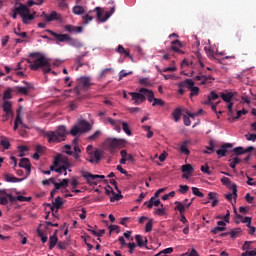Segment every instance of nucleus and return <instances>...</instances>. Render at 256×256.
I'll use <instances>...</instances> for the list:
<instances>
[{"label": "nucleus", "instance_id": "obj_1", "mask_svg": "<svg viewBox=\"0 0 256 256\" xmlns=\"http://www.w3.org/2000/svg\"><path fill=\"white\" fill-rule=\"evenodd\" d=\"M27 63H29L32 71H39V69H42L45 74L51 73V63L49 62V58L45 57L43 53H30Z\"/></svg>", "mask_w": 256, "mask_h": 256}, {"label": "nucleus", "instance_id": "obj_2", "mask_svg": "<svg viewBox=\"0 0 256 256\" xmlns=\"http://www.w3.org/2000/svg\"><path fill=\"white\" fill-rule=\"evenodd\" d=\"M47 33L56 39V43H68L70 47H76V49L83 47V44L78 39L72 38L69 34H58L53 30H47Z\"/></svg>", "mask_w": 256, "mask_h": 256}, {"label": "nucleus", "instance_id": "obj_3", "mask_svg": "<svg viewBox=\"0 0 256 256\" xmlns=\"http://www.w3.org/2000/svg\"><path fill=\"white\" fill-rule=\"evenodd\" d=\"M89 131H91V123L87 120H80L78 121V124L73 126L70 130V135L76 137V135H81L82 133H87Z\"/></svg>", "mask_w": 256, "mask_h": 256}, {"label": "nucleus", "instance_id": "obj_4", "mask_svg": "<svg viewBox=\"0 0 256 256\" xmlns=\"http://www.w3.org/2000/svg\"><path fill=\"white\" fill-rule=\"evenodd\" d=\"M127 140L119 138H108L106 139V145L113 151V149H122L125 147Z\"/></svg>", "mask_w": 256, "mask_h": 256}, {"label": "nucleus", "instance_id": "obj_5", "mask_svg": "<svg viewBox=\"0 0 256 256\" xmlns=\"http://www.w3.org/2000/svg\"><path fill=\"white\" fill-rule=\"evenodd\" d=\"M24 86H15L13 88L14 93H17L18 95H25L26 97L33 91L34 86L33 84L29 82H23Z\"/></svg>", "mask_w": 256, "mask_h": 256}, {"label": "nucleus", "instance_id": "obj_6", "mask_svg": "<svg viewBox=\"0 0 256 256\" xmlns=\"http://www.w3.org/2000/svg\"><path fill=\"white\" fill-rule=\"evenodd\" d=\"M35 15H37V12H33L31 14V11L29 10V7H27V11H22L21 18L24 25H29L33 19H35Z\"/></svg>", "mask_w": 256, "mask_h": 256}, {"label": "nucleus", "instance_id": "obj_7", "mask_svg": "<svg viewBox=\"0 0 256 256\" xmlns=\"http://www.w3.org/2000/svg\"><path fill=\"white\" fill-rule=\"evenodd\" d=\"M44 137L48 139V143H61L63 141L56 131H47Z\"/></svg>", "mask_w": 256, "mask_h": 256}, {"label": "nucleus", "instance_id": "obj_8", "mask_svg": "<svg viewBox=\"0 0 256 256\" xmlns=\"http://www.w3.org/2000/svg\"><path fill=\"white\" fill-rule=\"evenodd\" d=\"M187 89L190 91V99L199 95V87L195 86V82L191 79H187Z\"/></svg>", "mask_w": 256, "mask_h": 256}, {"label": "nucleus", "instance_id": "obj_9", "mask_svg": "<svg viewBox=\"0 0 256 256\" xmlns=\"http://www.w3.org/2000/svg\"><path fill=\"white\" fill-rule=\"evenodd\" d=\"M129 95H131L134 105H141L146 99L145 95L141 93V90L139 92H130Z\"/></svg>", "mask_w": 256, "mask_h": 256}, {"label": "nucleus", "instance_id": "obj_10", "mask_svg": "<svg viewBox=\"0 0 256 256\" xmlns=\"http://www.w3.org/2000/svg\"><path fill=\"white\" fill-rule=\"evenodd\" d=\"M175 205L174 211H179L180 215H183L185 214V209H189V206L193 205V199L189 203L176 201Z\"/></svg>", "mask_w": 256, "mask_h": 256}, {"label": "nucleus", "instance_id": "obj_11", "mask_svg": "<svg viewBox=\"0 0 256 256\" xmlns=\"http://www.w3.org/2000/svg\"><path fill=\"white\" fill-rule=\"evenodd\" d=\"M61 165V156H56L54 158L53 165L50 166V171H55L56 173H65V170Z\"/></svg>", "mask_w": 256, "mask_h": 256}, {"label": "nucleus", "instance_id": "obj_12", "mask_svg": "<svg viewBox=\"0 0 256 256\" xmlns=\"http://www.w3.org/2000/svg\"><path fill=\"white\" fill-rule=\"evenodd\" d=\"M56 157H60V165L62 167V169H64V175L67 176V169H71V167H73V164L71 162H69V159H67V157H64L61 154H58Z\"/></svg>", "mask_w": 256, "mask_h": 256}, {"label": "nucleus", "instance_id": "obj_13", "mask_svg": "<svg viewBox=\"0 0 256 256\" xmlns=\"http://www.w3.org/2000/svg\"><path fill=\"white\" fill-rule=\"evenodd\" d=\"M18 166L22 169H26V177H29L31 175V162L28 158H22Z\"/></svg>", "mask_w": 256, "mask_h": 256}, {"label": "nucleus", "instance_id": "obj_14", "mask_svg": "<svg viewBox=\"0 0 256 256\" xmlns=\"http://www.w3.org/2000/svg\"><path fill=\"white\" fill-rule=\"evenodd\" d=\"M231 149H233V144L231 143H226L223 144L220 149H218L216 151L217 155H220V157H225L227 155V153H229V151H231Z\"/></svg>", "mask_w": 256, "mask_h": 256}, {"label": "nucleus", "instance_id": "obj_15", "mask_svg": "<svg viewBox=\"0 0 256 256\" xmlns=\"http://www.w3.org/2000/svg\"><path fill=\"white\" fill-rule=\"evenodd\" d=\"M194 81H201V85H209V83L215 81V78L213 76L197 75L194 77Z\"/></svg>", "mask_w": 256, "mask_h": 256}, {"label": "nucleus", "instance_id": "obj_16", "mask_svg": "<svg viewBox=\"0 0 256 256\" xmlns=\"http://www.w3.org/2000/svg\"><path fill=\"white\" fill-rule=\"evenodd\" d=\"M155 199H157V197L152 196L149 201H146L144 203V205H146L148 209H153V207H159V205L161 206V200Z\"/></svg>", "mask_w": 256, "mask_h": 256}, {"label": "nucleus", "instance_id": "obj_17", "mask_svg": "<svg viewBox=\"0 0 256 256\" xmlns=\"http://www.w3.org/2000/svg\"><path fill=\"white\" fill-rule=\"evenodd\" d=\"M181 47H183V43L180 40H173L171 42V50L174 51V53L183 54Z\"/></svg>", "mask_w": 256, "mask_h": 256}, {"label": "nucleus", "instance_id": "obj_18", "mask_svg": "<svg viewBox=\"0 0 256 256\" xmlns=\"http://www.w3.org/2000/svg\"><path fill=\"white\" fill-rule=\"evenodd\" d=\"M53 21H61V14L57 13V11H52L46 16V23H51Z\"/></svg>", "mask_w": 256, "mask_h": 256}, {"label": "nucleus", "instance_id": "obj_19", "mask_svg": "<svg viewBox=\"0 0 256 256\" xmlns=\"http://www.w3.org/2000/svg\"><path fill=\"white\" fill-rule=\"evenodd\" d=\"M4 179L7 183H21V181H25V178H17L10 173L4 174Z\"/></svg>", "mask_w": 256, "mask_h": 256}, {"label": "nucleus", "instance_id": "obj_20", "mask_svg": "<svg viewBox=\"0 0 256 256\" xmlns=\"http://www.w3.org/2000/svg\"><path fill=\"white\" fill-rule=\"evenodd\" d=\"M23 11H27V5L20 4L18 7H15L13 10L12 18L17 19V15H20L21 17Z\"/></svg>", "mask_w": 256, "mask_h": 256}, {"label": "nucleus", "instance_id": "obj_21", "mask_svg": "<svg viewBox=\"0 0 256 256\" xmlns=\"http://www.w3.org/2000/svg\"><path fill=\"white\" fill-rule=\"evenodd\" d=\"M107 123H110L117 133H121V120H113L112 118H106Z\"/></svg>", "mask_w": 256, "mask_h": 256}, {"label": "nucleus", "instance_id": "obj_22", "mask_svg": "<svg viewBox=\"0 0 256 256\" xmlns=\"http://www.w3.org/2000/svg\"><path fill=\"white\" fill-rule=\"evenodd\" d=\"M64 29L68 33H83V27L82 26L66 25L64 27Z\"/></svg>", "mask_w": 256, "mask_h": 256}, {"label": "nucleus", "instance_id": "obj_23", "mask_svg": "<svg viewBox=\"0 0 256 256\" xmlns=\"http://www.w3.org/2000/svg\"><path fill=\"white\" fill-rule=\"evenodd\" d=\"M91 176H95V174H91L86 171L82 172V177L87 180L88 185H97V182L95 181L97 178H91Z\"/></svg>", "mask_w": 256, "mask_h": 256}, {"label": "nucleus", "instance_id": "obj_24", "mask_svg": "<svg viewBox=\"0 0 256 256\" xmlns=\"http://www.w3.org/2000/svg\"><path fill=\"white\" fill-rule=\"evenodd\" d=\"M51 206V211H55L56 209V213L59 211V209H61V205H63V199L61 197H56L55 201L52 202Z\"/></svg>", "mask_w": 256, "mask_h": 256}, {"label": "nucleus", "instance_id": "obj_25", "mask_svg": "<svg viewBox=\"0 0 256 256\" xmlns=\"http://www.w3.org/2000/svg\"><path fill=\"white\" fill-rule=\"evenodd\" d=\"M232 193H229L226 195V199L228 201H233V197L234 199H237V184H232L231 187H230Z\"/></svg>", "mask_w": 256, "mask_h": 256}, {"label": "nucleus", "instance_id": "obj_26", "mask_svg": "<svg viewBox=\"0 0 256 256\" xmlns=\"http://www.w3.org/2000/svg\"><path fill=\"white\" fill-rule=\"evenodd\" d=\"M56 132L62 141H65V137H67V128L65 126H58Z\"/></svg>", "mask_w": 256, "mask_h": 256}, {"label": "nucleus", "instance_id": "obj_27", "mask_svg": "<svg viewBox=\"0 0 256 256\" xmlns=\"http://www.w3.org/2000/svg\"><path fill=\"white\" fill-rule=\"evenodd\" d=\"M190 143H191L190 141L185 140V141L181 144V146H180V152H181L183 155H190L191 151H189V148H187Z\"/></svg>", "mask_w": 256, "mask_h": 256}, {"label": "nucleus", "instance_id": "obj_28", "mask_svg": "<svg viewBox=\"0 0 256 256\" xmlns=\"http://www.w3.org/2000/svg\"><path fill=\"white\" fill-rule=\"evenodd\" d=\"M12 104L11 102L5 100L4 103H3V111L6 112V115H13V110L12 109Z\"/></svg>", "mask_w": 256, "mask_h": 256}, {"label": "nucleus", "instance_id": "obj_29", "mask_svg": "<svg viewBox=\"0 0 256 256\" xmlns=\"http://www.w3.org/2000/svg\"><path fill=\"white\" fill-rule=\"evenodd\" d=\"M208 199L212 202V207H217L219 204V199H217V193L215 192H209L208 193Z\"/></svg>", "mask_w": 256, "mask_h": 256}, {"label": "nucleus", "instance_id": "obj_30", "mask_svg": "<svg viewBox=\"0 0 256 256\" xmlns=\"http://www.w3.org/2000/svg\"><path fill=\"white\" fill-rule=\"evenodd\" d=\"M233 97H235V93L233 92L221 93V99H223L225 103H231Z\"/></svg>", "mask_w": 256, "mask_h": 256}, {"label": "nucleus", "instance_id": "obj_31", "mask_svg": "<svg viewBox=\"0 0 256 256\" xmlns=\"http://www.w3.org/2000/svg\"><path fill=\"white\" fill-rule=\"evenodd\" d=\"M0 145L1 147H3V149H9V147H11V142H9V138L5 137V136H1L0 137Z\"/></svg>", "mask_w": 256, "mask_h": 256}, {"label": "nucleus", "instance_id": "obj_32", "mask_svg": "<svg viewBox=\"0 0 256 256\" xmlns=\"http://www.w3.org/2000/svg\"><path fill=\"white\" fill-rule=\"evenodd\" d=\"M101 161V152L96 150L92 155L91 159L89 160L90 163H99Z\"/></svg>", "mask_w": 256, "mask_h": 256}, {"label": "nucleus", "instance_id": "obj_33", "mask_svg": "<svg viewBox=\"0 0 256 256\" xmlns=\"http://www.w3.org/2000/svg\"><path fill=\"white\" fill-rule=\"evenodd\" d=\"M79 83H80V85H82V87H91V78L81 77L79 79Z\"/></svg>", "mask_w": 256, "mask_h": 256}, {"label": "nucleus", "instance_id": "obj_34", "mask_svg": "<svg viewBox=\"0 0 256 256\" xmlns=\"http://www.w3.org/2000/svg\"><path fill=\"white\" fill-rule=\"evenodd\" d=\"M58 241H59V238H57V234L52 235L49 240V249L50 250L54 249Z\"/></svg>", "mask_w": 256, "mask_h": 256}, {"label": "nucleus", "instance_id": "obj_35", "mask_svg": "<svg viewBox=\"0 0 256 256\" xmlns=\"http://www.w3.org/2000/svg\"><path fill=\"white\" fill-rule=\"evenodd\" d=\"M96 14H97V19L98 21H101V23H105V15L103 16V10L100 7L95 8Z\"/></svg>", "mask_w": 256, "mask_h": 256}, {"label": "nucleus", "instance_id": "obj_36", "mask_svg": "<svg viewBox=\"0 0 256 256\" xmlns=\"http://www.w3.org/2000/svg\"><path fill=\"white\" fill-rule=\"evenodd\" d=\"M135 239L138 247H145V245H147V238H144V242H143V236L136 235Z\"/></svg>", "mask_w": 256, "mask_h": 256}, {"label": "nucleus", "instance_id": "obj_37", "mask_svg": "<svg viewBox=\"0 0 256 256\" xmlns=\"http://www.w3.org/2000/svg\"><path fill=\"white\" fill-rule=\"evenodd\" d=\"M140 93H143L144 96L146 95L147 99H153V97H155V94L153 93V90H149L146 88H141L140 89Z\"/></svg>", "mask_w": 256, "mask_h": 256}, {"label": "nucleus", "instance_id": "obj_38", "mask_svg": "<svg viewBox=\"0 0 256 256\" xmlns=\"http://www.w3.org/2000/svg\"><path fill=\"white\" fill-rule=\"evenodd\" d=\"M122 125V130L124 131V133H126V135H128L129 137H131V135H133V133L131 132V129H129V124L127 122H120Z\"/></svg>", "mask_w": 256, "mask_h": 256}, {"label": "nucleus", "instance_id": "obj_39", "mask_svg": "<svg viewBox=\"0 0 256 256\" xmlns=\"http://www.w3.org/2000/svg\"><path fill=\"white\" fill-rule=\"evenodd\" d=\"M172 117L176 123L179 122V119H181V108H176L172 112Z\"/></svg>", "mask_w": 256, "mask_h": 256}, {"label": "nucleus", "instance_id": "obj_40", "mask_svg": "<svg viewBox=\"0 0 256 256\" xmlns=\"http://www.w3.org/2000/svg\"><path fill=\"white\" fill-rule=\"evenodd\" d=\"M109 73H113V68H105L99 74V79H105Z\"/></svg>", "mask_w": 256, "mask_h": 256}, {"label": "nucleus", "instance_id": "obj_41", "mask_svg": "<svg viewBox=\"0 0 256 256\" xmlns=\"http://www.w3.org/2000/svg\"><path fill=\"white\" fill-rule=\"evenodd\" d=\"M182 173H187V175H191V173H193V166H191V164L182 165Z\"/></svg>", "mask_w": 256, "mask_h": 256}, {"label": "nucleus", "instance_id": "obj_42", "mask_svg": "<svg viewBox=\"0 0 256 256\" xmlns=\"http://www.w3.org/2000/svg\"><path fill=\"white\" fill-rule=\"evenodd\" d=\"M178 87H179V90H178L179 94H180V95H185V90H184V88H185V87L187 88V79L184 80V81H182V82H180V83L178 84Z\"/></svg>", "mask_w": 256, "mask_h": 256}, {"label": "nucleus", "instance_id": "obj_43", "mask_svg": "<svg viewBox=\"0 0 256 256\" xmlns=\"http://www.w3.org/2000/svg\"><path fill=\"white\" fill-rule=\"evenodd\" d=\"M154 215H158V217H163L165 215V206L160 204V208L154 210Z\"/></svg>", "mask_w": 256, "mask_h": 256}, {"label": "nucleus", "instance_id": "obj_44", "mask_svg": "<svg viewBox=\"0 0 256 256\" xmlns=\"http://www.w3.org/2000/svg\"><path fill=\"white\" fill-rule=\"evenodd\" d=\"M231 239H237L239 235H241V228H236L234 230L229 231Z\"/></svg>", "mask_w": 256, "mask_h": 256}, {"label": "nucleus", "instance_id": "obj_45", "mask_svg": "<svg viewBox=\"0 0 256 256\" xmlns=\"http://www.w3.org/2000/svg\"><path fill=\"white\" fill-rule=\"evenodd\" d=\"M121 199H123V195H121L119 193L117 194V193L114 192L110 196L111 203H115V201H121Z\"/></svg>", "mask_w": 256, "mask_h": 256}, {"label": "nucleus", "instance_id": "obj_46", "mask_svg": "<svg viewBox=\"0 0 256 256\" xmlns=\"http://www.w3.org/2000/svg\"><path fill=\"white\" fill-rule=\"evenodd\" d=\"M73 13L74 15H83V13H85V8H83V6H74Z\"/></svg>", "mask_w": 256, "mask_h": 256}, {"label": "nucleus", "instance_id": "obj_47", "mask_svg": "<svg viewBox=\"0 0 256 256\" xmlns=\"http://www.w3.org/2000/svg\"><path fill=\"white\" fill-rule=\"evenodd\" d=\"M221 183L222 185L228 187V189H231V185H235V183H231V179H229L228 177H222Z\"/></svg>", "mask_w": 256, "mask_h": 256}, {"label": "nucleus", "instance_id": "obj_48", "mask_svg": "<svg viewBox=\"0 0 256 256\" xmlns=\"http://www.w3.org/2000/svg\"><path fill=\"white\" fill-rule=\"evenodd\" d=\"M88 231H90L94 237H103V235H105V229L99 230L98 232L93 229H88Z\"/></svg>", "mask_w": 256, "mask_h": 256}, {"label": "nucleus", "instance_id": "obj_49", "mask_svg": "<svg viewBox=\"0 0 256 256\" xmlns=\"http://www.w3.org/2000/svg\"><path fill=\"white\" fill-rule=\"evenodd\" d=\"M204 50L210 59H215V52L213 51V49H211V47L206 46Z\"/></svg>", "mask_w": 256, "mask_h": 256}, {"label": "nucleus", "instance_id": "obj_50", "mask_svg": "<svg viewBox=\"0 0 256 256\" xmlns=\"http://www.w3.org/2000/svg\"><path fill=\"white\" fill-rule=\"evenodd\" d=\"M83 59H85V55H79L76 59V63L78 67H84V65H89L88 63H83Z\"/></svg>", "mask_w": 256, "mask_h": 256}, {"label": "nucleus", "instance_id": "obj_51", "mask_svg": "<svg viewBox=\"0 0 256 256\" xmlns=\"http://www.w3.org/2000/svg\"><path fill=\"white\" fill-rule=\"evenodd\" d=\"M226 229L227 227H224V226H216L214 229L211 230V233H213V235H217V233H221Z\"/></svg>", "mask_w": 256, "mask_h": 256}, {"label": "nucleus", "instance_id": "obj_52", "mask_svg": "<svg viewBox=\"0 0 256 256\" xmlns=\"http://www.w3.org/2000/svg\"><path fill=\"white\" fill-rule=\"evenodd\" d=\"M15 35L22 37V39H27V32H21V28L14 29Z\"/></svg>", "mask_w": 256, "mask_h": 256}, {"label": "nucleus", "instance_id": "obj_53", "mask_svg": "<svg viewBox=\"0 0 256 256\" xmlns=\"http://www.w3.org/2000/svg\"><path fill=\"white\" fill-rule=\"evenodd\" d=\"M17 201H20L22 203H29L31 201V199H33L32 197H25V196H22V195H19L16 197Z\"/></svg>", "mask_w": 256, "mask_h": 256}, {"label": "nucleus", "instance_id": "obj_54", "mask_svg": "<svg viewBox=\"0 0 256 256\" xmlns=\"http://www.w3.org/2000/svg\"><path fill=\"white\" fill-rule=\"evenodd\" d=\"M192 193L196 197H205V194H203L197 187H192Z\"/></svg>", "mask_w": 256, "mask_h": 256}, {"label": "nucleus", "instance_id": "obj_55", "mask_svg": "<svg viewBox=\"0 0 256 256\" xmlns=\"http://www.w3.org/2000/svg\"><path fill=\"white\" fill-rule=\"evenodd\" d=\"M156 105H158L159 107H163L165 106V101H163L162 99L156 98L154 99L152 107H156Z\"/></svg>", "mask_w": 256, "mask_h": 256}, {"label": "nucleus", "instance_id": "obj_56", "mask_svg": "<svg viewBox=\"0 0 256 256\" xmlns=\"http://www.w3.org/2000/svg\"><path fill=\"white\" fill-rule=\"evenodd\" d=\"M233 153H235V155H244L245 153V148L239 146L233 149Z\"/></svg>", "mask_w": 256, "mask_h": 256}, {"label": "nucleus", "instance_id": "obj_57", "mask_svg": "<svg viewBox=\"0 0 256 256\" xmlns=\"http://www.w3.org/2000/svg\"><path fill=\"white\" fill-rule=\"evenodd\" d=\"M146 233H151L153 231V220H149L145 226Z\"/></svg>", "mask_w": 256, "mask_h": 256}, {"label": "nucleus", "instance_id": "obj_58", "mask_svg": "<svg viewBox=\"0 0 256 256\" xmlns=\"http://www.w3.org/2000/svg\"><path fill=\"white\" fill-rule=\"evenodd\" d=\"M240 161H241V159H239V157L233 158V160L230 163L231 169H235V167H237V165H239Z\"/></svg>", "mask_w": 256, "mask_h": 256}, {"label": "nucleus", "instance_id": "obj_59", "mask_svg": "<svg viewBox=\"0 0 256 256\" xmlns=\"http://www.w3.org/2000/svg\"><path fill=\"white\" fill-rule=\"evenodd\" d=\"M101 137V131H96L93 135L89 136V141H96V139H99Z\"/></svg>", "mask_w": 256, "mask_h": 256}, {"label": "nucleus", "instance_id": "obj_60", "mask_svg": "<svg viewBox=\"0 0 256 256\" xmlns=\"http://www.w3.org/2000/svg\"><path fill=\"white\" fill-rule=\"evenodd\" d=\"M219 99V94L212 91L210 95L208 96V101H217Z\"/></svg>", "mask_w": 256, "mask_h": 256}, {"label": "nucleus", "instance_id": "obj_61", "mask_svg": "<svg viewBox=\"0 0 256 256\" xmlns=\"http://www.w3.org/2000/svg\"><path fill=\"white\" fill-rule=\"evenodd\" d=\"M179 193H182V195H185V193H187V191H189V186L188 185H180L179 188Z\"/></svg>", "mask_w": 256, "mask_h": 256}, {"label": "nucleus", "instance_id": "obj_62", "mask_svg": "<svg viewBox=\"0 0 256 256\" xmlns=\"http://www.w3.org/2000/svg\"><path fill=\"white\" fill-rule=\"evenodd\" d=\"M63 152L66 153V155H73V151H71V145H65L63 147Z\"/></svg>", "mask_w": 256, "mask_h": 256}, {"label": "nucleus", "instance_id": "obj_63", "mask_svg": "<svg viewBox=\"0 0 256 256\" xmlns=\"http://www.w3.org/2000/svg\"><path fill=\"white\" fill-rule=\"evenodd\" d=\"M12 95H11V89H7L5 92H4V96H3V99L4 101H7V99H11Z\"/></svg>", "mask_w": 256, "mask_h": 256}, {"label": "nucleus", "instance_id": "obj_64", "mask_svg": "<svg viewBox=\"0 0 256 256\" xmlns=\"http://www.w3.org/2000/svg\"><path fill=\"white\" fill-rule=\"evenodd\" d=\"M245 137L247 141H253V142L256 141V134H248V135L246 134Z\"/></svg>", "mask_w": 256, "mask_h": 256}]
</instances>
